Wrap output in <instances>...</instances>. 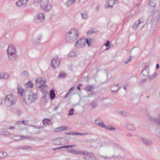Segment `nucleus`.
<instances>
[{"instance_id":"nucleus-1","label":"nucleus","mask_w":160,"mask_h":160,"mask_svg":"<svg viewBox=\"0 0 160 160\" xmlns=\"http://www.w3.org/2000/svg\"><path fill=\"white\" fill-rule=\"evenodd\" d=\"M38 98L37 92L34 93L32 90H27L25 91L23 97V100L25 102L29 104L36 100Z\"/></svg>"},{"instance_id":"nucleus-2","label":"nucleus","mask_w":160,"mask_h":160,"mask_svg":"<svg viewBox=\"0 0 160 160\" xmlns=\"http://www.w3.org/2000/svg\"><path fill=\"white\" fill-rule=\"evenodd\" d=\"M80 34L79 30L77 28H73L67 32L65 40L68 42H73L78 38Z\"/></svg>"},{"instance_id":"nucleus-3","label":"nucleus","mask_w":160,"mask_h":160,"mask_svg":"<svg viewBox=\"0 0 160 160\" xmlns=\"http://www.w3.org/2000/svg\"><path fill=\"white\" fill-rule=\"evenodd\" d=\"M7 53L8 59L10 61H15L18 57L16 48L12 44H10L8 46L7 50Z\"/></svg>"},{"instance_id":"nucleus-4","label":"nucleus","mask_w":160,"mask_h":160,"mask_svg":"<svg viewBox=\"0 0 160 160\" xmlns=\"http://www.w3.org/2000/svg\"><path fill=\"white\" fill-rule=\"evenodd\" d=\"M5 100L6 104L8 106H11L15 104L17 99L15 96L12 94H11L6 96Z\"/></svg>"},{"instance_id":"nucleus-5","label":"nucleus","mask_w":160,"mask_h":160,"mask_svg":"<svg viewBox=\"0 0 160 160\" xmlns=\"http://www.w3.org/2000/svg\"><path fill=\"white\" fill-rule=\"evenodd\" d=\"M46 82L45 79L44 78H37L36 80L37 87L39 90L41 89V90L43 91L45 88L46 87V86L43 85Z\"/></svg>"},{"instance_id":"nucleus-6","label":"nucleus","mask_w":160,"mask_h":160,"mask_svg":"<svg viewBox=\"0 0 160 160\" xmlns=\"http://www.w3.org/2000/svg\"><path fill=\"white\" fill-rule=\"evenodd\" d=\"M40 6L42 9L46 12H48L51 9V5L49 3L48 0H43L41 2Z\"/></svg>"},{"instance_id":"nucleus-7","label":"nucleus","mask_w":160,"mask_h":160,"mask_svg":"<svg viewBox=\"0 0 160 160\" xmlns=\"http://www.w3.org/2000/svg\"><path fill=\"white\" fill-rule=\"evenodd\" d=\"M61 59L58 58L56 57L52 60L51 67L53 68H56L60 66Z\"/></svg>"},{"instance_id":"nucleus-8","label":"nucleus","mask_w":160,"mask_h":160,"mask_svg":"<svg viewBox=\"0 0 160 160\" xmlns=\"http://www.w3.org/2000/svg\"><path fill=\"white\" fill-rule=\"evenodd\" d=\"M152 22H155L154 24H157V23H156L157 22L159 19L160 18V11L159 10L157 11L154 12L152 15Z\"/></svg>"},{"instance_id":"nucleus-9","label":"nucleus","mask_w":160,"mask_h":160,"mask_svg":"<svg viewBox=\"0 0 160 160\" xmlns=\"http://www.w3.org/2000/svg\"><path fill=\"white\" fill-rule=\"evenodd\" d=\"M45 15L43 13H40L35 17L34 21L36 23H40L43 21Z\"/></svg>"},{"instance_id":"nucleus-10","label":"nucleus","mask_w":160,"mask_h":160,"mask_svg":"<svg viewBox=\"0 0 160 160\" xmlns=\"http://www.w3.org/2000/svg\"><path fill=\"white\" fill-rule=\"evenodd\" d=\"M143 18H140V19L137 20L134 23L132 26V28L134 30H136L139 27V24L141 23H143Z\"/></svg>"},{"instance_id":"nucleus-11","label":"nucleus","mask_w":160,"mask_h":160,"mask_svg":"<svg viewBox=\"0 0 160 160\" xmlns=\"http://www.w3.org/2000/svg\"><path fill=\"white\" fill-rule=\"evenodd\" d=\"M85 156L84 158L86 160H96V157L92 153L87 154L85 153Z\"/></svg>"},{"instance_id":"nucleus-12","label":"nucleus","mask_w":160,"mask_h":160,"mask_svg":"<svg viewBox=\"0 0 160 160\" xmlns=\"http://www.w3.org/2000/svg\"><path fill=\"white\" fill-rule=\"evenodd\" d=\"M117 2V0H108L106 7L107 8H112L113 5Z\"/></svg>"},{"instance_id":"nucleus-13","label":"nucleus","mask_w":160,"mask_h":160,"mask_svg":"<svg viewBox=\"0 0 160 160\" xmlns=\"http://www.w3.org/2000/svg\"><path fill=\"white\" fill-rule=\"evenodd\" d=\"M85 38H81L76 42L75 45L77 46H79L82 47L85 44Z\"/></svg>"},{"instance_id":"nucleus-14","label":"nucleus","mask_w":160,"mask_h":160,"mask_svg":"<svg viewBox=\"0 0 160 160\" xmlns=\"http://www.w3.org/2000/svg\"><path fill=\"white\" fill-rule=\"evenodd\" d=\"M113 147V149L114 151H116L118 150H122V148L121 146L118 143L112 142H111Z\"/></svg>"},{"instance_id":"nucleus-15","label":"nucleus","mask_w":160,"mask_h":160,"mask_svg":"<svg viewBox=\"0 0 160 160\" xmlns=\"http://www.w3.org/2000/svg\"><path fill=\"white\" fill-rule=\"evenodd\" d=\"M141 140L143 143L147 146H150L152 143L151 140L142 137Z\"/></svg>"},{"instance_id":"nucleus-16","label":"nucleus","mask_w":160,"mask_h":160,"mask_svg":"<svg viewBox=\"0 0 160 160\" xmlns=\"http://www.w3.org/2000/svg\"><path fill=\"white\" fill-rule=\"evenodd\" d=\"M28 0H19L16 2V5L18 7H23L25 6Z\"/></svg>"},{"instance_id":"nucleus-17","label":"nucleus","mask_w":160,"mask_h":160,"mask_svg":"<svg viewBox=\"0 0 160 160\" xmlns=\"http://www.w3.org/2000/svg\"><path fill=\"white\" fill-rule=\"evenodd\" d=\"M150 68L148 66L146 67L142 72L141 73L145 76H148Z\"/></svg>"},{"instance_id":"nucleus-18","label":"nucleus","mask_w":160,"mask_h":160,"mask_svg":"<svg viewBox=\"0 0 160 160\" xmlns=\"http://www.w3.org/2000/svg\"><path fill=\"white\" fill-rule=\"evenodd\" d=\"M18 94L21 97H22L23 96H24L25 92L24 89L20 86H18Z\"/></svg>"},{"instance_id":"nucleus-19","label":"nucleus","mask_w":160,"mask_h":160,"mask_svg":"<svg viewBox=\"0 0 160 160\" xmlns=\"http://www.w3.org/2000/svg\"><path fill=\"white\" fill-rule=\"evenodd\" d=\"M120 88V87H118V85H113L111 88V90L112 92H117Z\"/></svg>"},{"instance_id":"nucleus-20","label":"nucleus","mask_w":160,"mask_h":160,"mask_svg":"<svg viewBox=\"0 0 160 160\" xmlns=\"http://www.w3.org/2000/svg\"><path fill=\"white\" fill-rule=\"evenodd\" d=\"M149 119L152 122L160 126V120L158 119L153 118L150 117Z\"/></svg>"},{"instance_id":"nucleus-21","label":"nucleus","mask_w":160,"mask_h":160,"mask_svg":"<svg viewBox=\"0 0 160 160\" xmlns=\"http://www.w3.org/2000/svg\"><path fill=\"white\" fill-rule=\"evenodd\" d=\"M9 76V75L7 73L2 72L0 73V79H7Z\"/></svg>"},{"instance_id":"nucleus-22","label":"nucleus","mask_w":160,"mask_h":160,"mask_svg":"<svg viewBox=\"0 0 160 160\" xmlns=\"http://www.w3.org/2000/svg\"><path fill=\"white\" fill-rule=\"evenodd\" d=\"M76 1V0H68L66 3V5L68 7L71 6L75 3Z\"/></svg>"},{"instance_id":"nucleus-23","label":"nucleus","mask_w":160,"mask_h":160,"mask_svg":"<svg viewBox=\"0 0 160 160\" xmlns=\"http://www.w3.org/2000/svg\"><path fill=\"white\" fill-rule=\"evenodd\" d=\"M55 94L54 91L53 89L51 90L50 91V97L52 100L55 98Z\"/></svg>"},{"instance_id":"nucleus-24","label":"nucleus","mask_w":160,"mask_h":160,"mask_svg":"<svg viewBox=\"0 0 160 160\" xmlns=\"http://www.w3.org/2000/svg\"><path fill=\"white\" fill-rule=\"evenodd\" d=\"M92 41V39L90 38H88L85 39V43L86 42L88 44V46L90 47L91 46V42Z\"/></svg>"},{"instance_id":"nucleus-25","label":"nucleus","mask_w":160,"mask_h":160,"mask_svg":"<svg viewBox=\"0 0 160 160\" xmlns=\"http://www.w3.org/2000/svg\"><path fill=\"white\" fill-rule=\"evenodd\" d=\"M85 88H86V90L88 91H88H92L94 89V87H93V85H89L87 86Z\"/></svg>"},{"instance_id":"nucleus-26","label":"nucleus","mask_w":160,"mask_h":160,"mask_svg":"<svg viewBox=\"0 0 160 160\" xmlns=\"http://www.w3.org/2000/svg\"><path fill=\"white\" fill-rule=\"evenodd\" d=\"M75 154L78 155H85V153L80 150H75Z\"/></svg>"},{"instance_id":"nucleus-27","label":"nucleus","mask_w":160,"mask_h":160,"mask_svg":"<svg viewBox=\"0 0 160 160\" xmlns=\"http://www.w3.org/2000/svg\"><path fill=\"white\" fill-rule=\"evenodd\" d=\"M25 86L28 88H32L33 87V84L32 82L29 81L28 82L25 84Z\"/></svg>"},{"instance_id":"nucleus-28","label":"nucleus","mask_w":160,"mask_h":160,"mask_svg":"<svg viewBox=\"0 0 160 160\" xmlns=\"http://www.w3.org/2000/svg\"><path fill=\"white\" fill-rule=\"evenodd\" d=\"M127 128L129 130H134L135 129V128L133 125L129 124L127 126Z\"/></svg>"},{"instance_id":"nucleus-29","label":"nucleus","mask_w":160,"mask_h":160,"mask_svg":"<svg viewBox=\"0 0 160 160\" xmlns=\"http://www.w3.org/2000/svg\"><path fill=\"white\" fill-rule=\"evenodd\" d=\"M50 122V120L46 118L43 120L42 122L44 125H46L48 124Z\"/></svg>"},{"instance_id":"nucleus-30","label":"nucleus","mask_w":160,"mask_h":160,"mask_svg":"<svg viewBox=\"0 0 160 160\" xmlns=\"http://www.w3.org/2000/svg\"><path fill=\"white\" fill-rule=\"evenodd\" d=\"M157 73L156 72H154L153 73V74H152V75H151V76H149L148 77H149V79H154L155 77H156L157 76Z\"/></svg>"},{"instance_id":"nucleus-31","label":"nucleus","mask_w":160,"mask_h":160,"mask_svg":"<svg viewBox=\"0 0 160 160\" xmlns=\"http://www.w3.org/2000/svg\"><path fill=\"white\" fill-rule=\"evenodd\" d=\"M81 14L82 19H87L88 18V13H81Z\"/></svg>"},{"instance_id":"nucleus-32","label":"nucleus","mask_w":160,"mask_h":160,"mask_svg":"<svg viewBox=\"0 0 160 160\" xmlns=\"http://www.w3.org/2000/svg\"><path fill=\"white\" fill-rule=\"evenodd\" d=\"M91 105L93 108H95L98 105L97 102L95 101H92L91 103Z\"/></svg>"},{"instance_id":"nucleus-33","label":"nucleus","mask_w":160,"mask_h":160,"mask_svg":"<svg viewBox=\"0 0 160 160\" xmlns=\"http://www.w3.org/2000/svg\"><path fill=\"white\" fill-rule=\"evenodd\" d=\"M13 139L16 141H19L21 140V136H16L13 137Z\"/></svg>"},{"instance_id":"nucleus-34","label":"nucleus","mask_w":160,"mask_h":160,"mask_svg":"<svg viewBox=\"0 0 160 160\" xmlns=\"http://www.w3.org/2000/svg\"><path fill=\"white\" fill-rule=\"evenodd\" d=\"M75 56V53L73 52H71L68 54V57L69 58H72Z\"/></svg>"},{"instance_id":"nucleus-35","label":"nucleus","mask_w":160,"mask_h":160,"mask_svg":"<svg viewBox=\"0 0 160 160\" xmlns=\"http://www.w3.org/2000/svg\"><path fill=\"white\" fill-rule=\"evenodd\" d=\"M74 111V109L73 108L70 109L69 112V113L68 114V116H70L71 115H73V112Z\"/></svg>"},{"instance_id":"nucleus-36","label":"nucleus","mask_w":160,"mask_h":160,"mask_svg":"<svg viewBox=\"0 0 160 160\" xmlns=\"http://www.w3.org/2000/svg\"><path fill=\"white\" fill-rule=\"evenodd\" d=\"M75 150L76 149H72L70 150L68 149L67 150V151L68 152L72 154H75Z\"/></svg>"},{"instance_id":"nucleus-37","label":"nucleus","mask_w":160,"mask_h":160,"mask_svg":"<svg viewBox=\"0 0 160 160\" xmlns=\"http://www.w3.org/2000/svg\"><path fill=\"white\" fill-rule=\"evenodd\" d=\"M121 114L123 116H128L129 115V113L125 111H121Z\"/></svg>"},{"instance_id":"nucleus-38","label":"nucleus","mask_w":160,"mask_h":160,"mask_svg":"<svg viewBox=\"0 0 160 160\" xmlns=\"http://www.w3.org/2000/svg\"><path fill=\"white\" fill-rule=\"evenodd\" d=\"M97 124L101 127L103 128L105 127V124L103 122L98 123Z\"/></svg>"},{"instance_id":"nucleus-39","label":"nucleus","mask_w":160,"mask_h":160,"mask_svg":"<svg viewBox=\"0 0 160 160\" xmlns=\"http://www.w3.org/2000/svg\"><path fill=\"white\" fill-rule=\"evenodd\" d=\"M2 134L5 136H9L11 135V133L5 131L2 132Z\"/></svg>"},{"instance_id":"nucleus-40","label":"nucleus","mask_w":160,"mask_h":160,"mask_svg":"<svg viewBox=\"0 0 160 160\" xmlns=\"http://www.w3.org/2000/svg\"><path fill=\"white\" fill-rule=\"evenodd\" d=\"M66 74L65 73L63 72H61L59 76V77L60 78H64L66 77Z\"/></svg>"},{"instance_id":"nucleus-41","label":"nucleus","mask_w":160,"mask_h":160,"mask_svg":"<svg viewBox=\"0 0 160 160\" xmlns=\"http://www.w3.org/2000/svg\"><path fill=\"white\" fill-rule=\"evenodd\" d=\"M43 1V0H33L34 3H39L40 4V5L41 3V2H42Z\"/></svg>"},{"instance_id":"nucleus-42","label":"nucleus","mask_w":160,"mask_h":160,"mask_svg":"<svg viewBox=\"0 0 160 160\" xmlns=\"http://www.w3.org/2000/svg\"><path fill=\"white\" fill-rule=\"evenodd\" d=\"M53 131L54 132H59L61 131L60 127L55 128Z\"/></svg>"},{"instance_id":"nucleus-43","label":"nucleus","mask_w":160,"mask_h":160,"mask_svg":"<svg viewBox=\"0 0 160 160\" xmlns=\"http://www.w3.org/2000/svg\"><path fill=\"white\" fill-rule=\"evenodd\" d=\"M149 5L152 7H155L156 6V4L152 2H151L149 3Z\"/></svg>"},{"instance_id":"nucleus-44","label":"nucleus","mask_w":160,"mask_h":160,"mask_svg":"<svg viewBox=\"0 0 160 160\" xmlns=\"http://www.w3.org/2000/svg\"><path fill=\"white\" fill-rule=\"evenodd\" d=\"M61 131H63L67 129V127L64 126H62L60 127Z\"/></svg>"},{"instance_id":"nucleus-45","label":"nucleus","mask_w":160,"mask_h":160,"mask_svg":"<svg viewBox=\"0 0 160 160\" xmlns=\"http://www.w3.org/2000/svg\"><path fill=\"white\" fill-rule=\"evenodd\" d=\"M110 44V42L109 41H108L106 42L104 44V45L106 47H108L109 45Z\"/></svg>"},{"instance_id":"nucleus-46","label":"nucleus","mask_w":160,"mask_h":160,"mask_svg":"<svg viewBox=\"0 0 160 160\" xmlns=\"http://www.w3.org/2000/svg\"><path fill=\"white\" fill-rule=\"evenodd\" d=\"M28 138V137L27 136H21V140L22 139H25Z\"/></svg>"},{"instance_id":"nucleus-47","label":"nucleus","mask_w":160,"mask_h":160,"mask_svg":"<svg viewBox=\"0 0 160 160\" xmlns=\"http://www.w3.org/2000/svg\"><path fill=\"white\" fill-rule=\"evenodd\" d=\"M100 157H101V159H103L105 160H106V159L110 158L109 157H104V156H100Z\"/></svg>"},{"instance_id":"nucleus-48","label":"nucleus","mask_w":160,"mask_h":160,"mask_svg":"<svg viewBox=\"0 0 160 160\" xmlns=\"http://www.w3.org/2000/svg\"><path fill=\"white\" fill-rule=\"evenodd\" d=\"M131 59L130 57L129 58H128V60L127 61L124 62V63L125 64H127L129 62L131 61Z\"/></svg>"},{"instance_id":"nucleus-49","label":"nucleus","mask_w":160,"mask_h":160,"mask_svg":"<svg viewBox=\"0 0 160 160\" xmlns=\"http://www.w3.org/2000/svg\"><path fill=\"white\" fill-rule=\"evenodd\" d=\"M2 153L3 155V157H4V158L5 157H6L7 156V153L5 152H2Z\"/></svg>"},{"instance_id":"nucleus-50","label":"nucleus","mask_w":160,"mask_h":160,"mask_svg":"<svg viewBox=\"0 0 160 160\" xmlns=\"http://www.w3.org/2000/svg\"><path fill=\"white\" fill-rule=\"evenodd\" d=\"M116 130L115 128L114 127H112L111 126H110V128L109 129V130H111V131H113L115 130Z\"/></svg>"},{"instance_id":"nucleus-51","label":"nucleus","mask_w":160,"mask_h":160,"mask_svg":"<svg viewBox=\"0 0 160 160\" xmlns=\"http://www.w3.org/2000/svg\"><path fill=\"white\" fill-rule=\"evenodd\" d=\"M110 128V126H108V125H105V127H104V128H105V129H107V130H109Z\"/></svg>"},{"instance_id":"nucleus-52","label":"nucleus","mask_w":160,"mask_h":160,"mask_svg":"<svg viewBox=\"0 0 160 160\" xmlns=\"http://www.w3.org/2000/svg\"><path fill=\"white\" fill-rule=\"evenodd\" d=\"M22 124H24L25 125L27 124L28 123V121H22Z\"/></svg>"},{"instance_id":"nucleus-53","label":"nucleus","mask_w":160,"mask_h":160,"mask_svg":"<svg viewBox=\"0 0 160 160\" xmlns=\"http://www.w3.org/2000/svg\"><path fill=\"white\" fill-rule=\"evenodd\" d=\"M88 133H81L80 135L84 136L88 134Z\"/></svg>"},{"instance_id":"nucleus-54","label":"nucleus","mask_w":160,"mask_h":160,"mask_svg":"<svg viewBox=\"0 0 160 160\" xmlns=\"http://www.w3.org/2000/svg\"><path fill=\"white\" fill-rule=\"evenodd\" d=\"M0 158H4V157H3V155L2 152H0Z\"/></svg>"},{"instance_id":"nucleus-55","label":"nucleus","mask_w":160,"mask_h":160,"mask_svg":"<svg viewBox=\"0 0 160 160\" xmlns=\"http://www.w3.org/2000/svg\"><path fill=\"white\" fill-rule=\"evenodd\" d=\"M81 133L78 132H75V135H80Z\"/></svg>"},{"instance_id":"nucleus-56","label":"nucleus","mask_w":160,"mask_h":160,"mask_svg":"<svg viewBox=\"0 0 160 160\" xmlns=\"http://www.w3.org/2000/svg\"><path fill=\"white\" fill-rule=\"evenodd\" d=\"M159 68V65L157 63L156 65V68L157 69H158Z\"/></svg>"},{"instance_id":"nucleus-57","label":"nucleus","mask_w":160,"mask_h":160,"mask_svg":"<svg viewBox=\"0 0 160 160\" xmlns=\"http://www.w3.org/2000/svg\"><path fill=\"white\" fill-rule=\"evenodd\" d=\"M58 108V106H56L54 108H53V110L54 111H56Z\"/></svg>"},{"instance_id":"nucleus-58","label":"nucleus","mask_w":160,"mask_h":160,"mask_svg":"<svg viewBox=\"0 0 160 160\" xmlns=\"http://www.w3.org/2000/svg\"><path fill=\"white\" fill-rule=\"evenodd\" d=\"M31 148L30 146H26V147H25V148H23V149H27L28 148Z\"/></svg>"},{"instance_id":"nucleus-59","label":"nucleus","mask_w":160,"mask_h":160,"mask_svg":"<svg viewBox=\"0 0 160 160\" xmlns=\"http://www.w3.org/2000/svg\"><path fill=\"white\" fill-rule=\"evenodd\" d=\"M68 135H75V132H71L69 133Z\"/></svg>"},{"instance_id":"nucleus-60","label":"nucleus","mask_w":160,"mask_h":160,"mask_svg":"<svg viewBox=\"0 0 160 160\" xmlns=\"http://www.w3.org/2000/svg\"><path fill=\"white\" fill-rule=\"evenodd\" d=\"M74 147L73 145H68V148H72Z\"/></svg>"},{"instance_id":"nucleus-61","label":"nucleus","mask_w":160,"mask_h":160,"mask_svg":"<svg viewBox=\"0 0 160 160\" xmlns=\"http://www.w3.org/2000/svg\"><path fill=\"white\" fill-rule=\"evenodd\" d=\"M2 99L1 98H0V105L2 104Z\"/></svg>"},{"instance_id":"nucleus-62","label":"nucleus","mask_w":160,"mask_h":160,"mask_svg":"<svg viewBox=\"0 0 160 160\" xmlns=\"http://www.w3.org/2000/svg\"><path fill=\"white\" fill-rule=\"evenodd\" d=\"M22 121H18L17 122V123L18 124H22Z\"/></svg>"},{"instance_id":"nucleus-63","label":"nucleus","mask_w":160,"mask_h":160,"mask_svg":"<svg viewBox=\"0 0 160 160\" xmlns=\"http://www.w3.org/2000/svg\"><path fill=\"white\" fill-rule=\"evenodd\" d=\"M58 149V148H53V151L57 150Z\"/></svg>"},{"instance_id":"nucleus-64","label":"nucleus","mask_w":160,"mask_h":160,"mask_svg":"<svg viewBox=\"0 0 160 160\" xmlns=\"http://www.w3.org/2000/svg\"><path fill=\"white\" fill-rule=\"evenodd\" d=\"M127 136L128 137H130L132 136V135L131 133H128L127 134Z\"/></svg>"}]
</instances>
